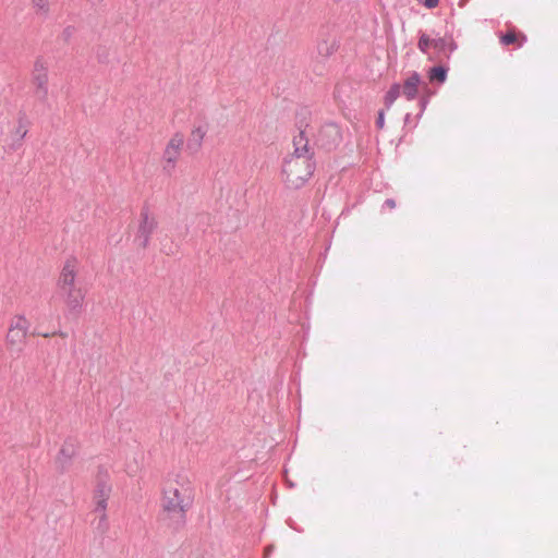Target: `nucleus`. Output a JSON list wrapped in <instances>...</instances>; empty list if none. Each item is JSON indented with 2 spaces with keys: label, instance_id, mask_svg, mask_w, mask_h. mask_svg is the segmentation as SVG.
Listing matches in <instances>:
<instances>
[{
  "label": "nucleus",
  "instance_id": "nucleus-1",
  "mask_svg": "<svg viewBox=\"0 0 558 558\" xmlns=\"http://www.w3.org/2000/svg\"><path fill=\"white\" fill-rule=\"evenodd\" d=\"M308 124L299 125V134L293 137V153L283 159L282 179L291 189L302 187L315 171L314 153L308 146Z\"/></svg>",
  "mask_w": 558,
  "mask_h": 558
},
{
  "label": "nucleus",
  "instance_id": "nucleus-2",
  "mask_svg": "<svg viewBox=\"0 0 558 558\" xmlns=\"http://www.w3.org/2000/svg\"><path fill=\"white\" fill-rule=\"evenodd\" d=\"M193 502V486L187 474L179 472L169 475L162 488L161 506L171 518L183 520Z\"/></svg>",
  "mask_w": 558,
  "mask_h": 558
},
{
  "label": "nucleus",
  "instance_id": "nucleus-3",
  "mask_svg": "<svg viewBox=\"0 0 558 558\" xmlns=\"http://www.w3.org/2000/svg\"><path fill=\"white\" fill-rule=\"evenodd\" d=\"M401 85L402 96L407 100H414L420 96L421 111H424L429 99L436 94V89L422 80L420 73L413 71Z\"/></svg>",
  "mask_w": 558,
  "mask_h": 558
},
{
  "label": "nucleus",
  "instance_id": "nucleus-4",
  "mask_svg": "<svg viewBox=\"0 0 558 558\" xmlns=\"http://www.w3.org/2000/svg\"><path fill=\"white\" fill-rule=\"evenodd\" d=\"M111 494V484L109 483V474L105 468H99L97 474V484L93 493V501L95 504L94 511L99 513L98 529L106 531L108 527L107 505Z\"/></svg>",
  "mask_w": 558,
  "mask_h": 558
},
{
  "label": "nucleus",
  "instance_id": "nucleus-5",
  "mask_svg": "<svg viewBox=\"0 0 558 558\" xmlns=\"http://www.w3.org/2000/svg\"><path fill=\"white\" fill-rule=\"evenodd\" d=\"M300 124H302L303 126H305L306 124L310 125L307 138L310 140V136H312V140L314 141L315 145L322 148L331 149L341 140L340 129L335 123H326L322 125L316 134H314L315 126L306 121V117H304L303 119L299 118L296 126L299 128Z\"/></svg>",
  "mask_w": 558,
  "mask_h": 558
},
{
  "label": "nucleus",
  "instance_id": "nucleus-6",
  "mask_svg": "<svg viewBox=\"0 0 558 558\" xmlns=\"http://www.w3.org/2000/svg\"><path fill=\"white\" fill-rule=\"evenodd\" d=\"M78 269V259L75 256L66 257L57 281L58 290L83 287L82 282L77 279Z\"/></svg>",
  "mask_w": 558,
  "mask_h": 558
},
{
  "label": "nucleus",
  "instance_id": "nucleus-7",
  "mask_svg": "<svg viewBox=\"0 0 558 558\" xmlns=\"http://www.w3.org/2000/svg\"><path fill=\"white\" fill-rule=\"evenodd\" d=\"M184 144V135L175 133L168 142L161 158L162 169L167 174H171L177 166Z\"/></svg>",
  "mask_w": 558,
  "mask_h": 558
},
{
  "label": "nucleus",
  "instance_id": "nucleus-8",
  "mask_svg": "<svg viewBox=\"0 0 558 558\" xmlns=\"http://www.w3.org/2000/svg\"><path fill=\"white\" fill-rule=\"evenodd\" d=\"M32 84L38 99L45 101L48 96V62L43 57L37 58L34 62Z\"/></svg>",
  "mask_w": 558,
  "mask_h": 558
},
{
  "label": "nucleus",
  "instance_id": "nucleus-9",
  "mask_svg": "<svg viewBox=\"0 0 558 558\" xmlns=\"http://www.w3.org/2000/svg\"><path fill=\"white\" fill-rule=\"evenodd\" d=\"M29 329V322L24 315L12 317L7 340L11 344H21L25 340Z\"/></svg>",
  "mask_w": 558,
  "mask_h": 558
},
{
  "label": "nucleus",
  "instance_id": "nucleus-10",
  "mask_svg": "<svg viewBox=\"0 0 558 558\" xmlns=\"http://www.w3.org/2000/svg\"><path fill=\"white\" fill-rule=\"evenodd\" d=\"M61 293L64 304L71 313H80L86 295L84 287L71 288L65 290H59Z\"/></svg>",
  "mask_w": 558,
  "mask_h": 558
},
{
  "label": "nucleus",
  "instance_id": "nucleus-11",
  "mask_svg": "<svg viewBox=\"0 0 558 558\" xmlns=\"http://www.w3.org/2000/svg\"><path fill=\"white\" fill-rule=\"evenodd\" d=\"M156 227V219L149 214L148 209H143L141 213V221L137 231V240L143 247L148 245L150 235Z\"/></svg>",
  "mask_w": 558,
  "mask_h": 558
},
{
  "label": "nucleus",
  "instance_id": "nucleus-12",
  "mask_svg": "<svg viewBox=\"0 0 558 558\" xmlns=\"http://www.w3.org/2000/svg\"><path fill=\"white\" fill-rule=\"evenodd\" d=\"M28 132V121L25 114H20L16 122L14 123L12 130L10 131V143L8 146L11 149H16L21 147L24 137Z\"/></svg>",
  "mask_w": 558,
  "mask_h": 558
},
{
  "label": "nucleus",
  "instance_id": "nucleus-13",
  "mask_svg": "<svg viewBox=\"0 0 558 558\" xmlns=\"http://www.w3.org/2000/svg\"><path fill=\"white\" fill-rule=\"evenodd\" d=\"M77 451L78 442L76 439L68 438L64 440L58 456V462L61 464L63 469L70 463L72 458H74L77 454Z\"/></svg>",
  "mask_w": 558,
  "mask_h": 558
},
{
  "label": "nucleus",
  "instance_id": "nucleus-14",
  "mask_svg": "<svg viewBox=\"0 0 558 558\" xmlns=\"http://www.w3.org/2000/svg\"><path fill=\"white\" fill-rule=\"evenodd\" d=\"M447 75H448V68H445L442 65L432 66L427 71L428 82H426V83L437 90V88L446 82Z\"/></svg>",
  "mask_w": 558,
  "mask_h": 558
},
{
  "label": "nucleus",
  "instance_id": "nucleus-15",
  "mask_svg": "<svg viewBox=\"0 0 558 558\" xmlns=\"http://www.w3.org/2000/svg\"><path fill=\"white\" fill-rule=\"evenodd\" d=\"M400 96H402L401 85L399 83L392 84L384 96V104L386 109H390V107Z\"/></svg>",
  "mask_w": 558,
  "mask_h": 558
},
{
  "label": "nucleus",
  "instance_id": "nucleus-16",
  "mask_svg": "<svg viewBox=\"0 0 558 558\" xmlns=\"http://www.w3.org/2000/svg\"><path fill=\"white\" fill-rule=\"evenodd\" d=\"M430 43L433 45L432 56L433 54H436V56L447 54V52H451V50H452L451 45L448 44L441 37L433 38V41H430Z\"/></svg>",
  "mask_w": 558,
  "mask_h": 558
},
{
  "label": "nucleus",
  "instance_id": "nucleus-17",
  "mask_svg": "<svg viewBox=\"0 0 558 558\" xmlns=\"http://www.w3.org/2000/svg\"><path fill=\"white\" fill-rule=\"evenodd\" d=\"M207 133V128L203 124L194 126L191 132L190 144H194L196 147H199L205 135Z\"/></svg>",
  "mask_w": 558,
  "mask_h": 558
},
{
  "label": "nucleus",
  "instance_id": "nucleus-18",
  "mask_svg": "<svg viewBox=\"0 0 558 558\" xmlns=\"http://www.w3.org/2000/svg\"><path fill=\"white\" fill-rule=\"evenodd\" d=\"M430 41H433V38L425 33H421L417 47L423 53L432 57L433 45Z\"/></svg>",
  "mask_w": 558,
  "mask_h": 558
},
{
  "label": "nucleus",
  "instance_id": "nucleus-19",
  "mask_svg": "<svg viewBox=\"0 0 558 558\" xmlns=\"http://www.w3.org/2000/svg\"><path fill=\"white\" fill-rule=\"evenodd\" d=\"M519 40L514 32H508L500 37V43L505 46L515 44Z\"/></svg>",
  "mask_w": 558,
  "mask_h": 558
},
{
  "label": "nucleus",
  "instance_id": "nucleus-20",
  "mask_svg": "<svg viewBox=\"0 0 558 558\" xmlns=\"http://www.w3.org/2000/svg\"><path fill=\"white\" fill-rule=\"evenodd\" d=\"M376 126L379 130H381L385 126V112H384V110H380L378 112V117L376 119Z\"/></svg>",
  "mask_w": 558,
  "mask_h": 558
},
{
  "label": "nucleus",
  "instance_id": "nucleus-21",
  "mask_svg": "<svg viewBox=\"0 0 558 558\" xmlns=\"http://www.w3.org/2000/svg\"><path fill=\"white\" fill-rule=\"evenodd\" d=\"M33 3L39 10L47 11L48 0H33Z\"/></svg>",
  "mask_w": 558,
  "mask_h": 558
},
{
  "label": "nucleus",
  "instance_id": "nucleus-22",
  "mask_svg": "<svg viewBox=\"0 0 558 558\" xmlns=\"http://www.w3.org/2000/svg\"><path fill=\"white\" fill-rule=\"evenodd\" d=\"M439 0H423V4L428 9H434L438 5Z\"/></svg>",
  "mask_w": 558,
  "mask_h": 558
},
{
  "label": "nucleus",
  "instance_id": "nucleus-23",
  "mask_svg": "<svg viewBox=\"0 0 558 558\" xmlns=\"http://www.w3.org/2000/svg\"><path fill=\"white\" fill-rule=\"evenodd\" d=\"M384 207H387L389 209H393L396 207V202L392 198H388L384 203Z\"/></svg>",
  "mask_w": 558,
  "mask_h": 558
},
{
  "label": "nucleus",
  "instance_id": "nucleus-24",
  "mask_svg": "<svg viewBox=\"0 0 558 558\" xmlns=\"http://www.w3.org/2000/svg\"><path fill=\"white\" fill-rule=\"evenodd\" d=\"M271 550H272V547H267L266 548V551H265V556L268 557L269 555H271Z\"/></svg>",
  "mask_w": 558,
  "mask_h": 558
},
{
  "label": "nucleus",
  "instance_id": "nucleus-25",
  "mask_svg": "<svg viewBox=\"0 0 558 558\" xmlns=\"http://www.w3.org/2000/svg\"><path fill=\"white\" fill-rule=\"evenodd\" d=\"M34 335H39V336H43L45 338L50 336V333H41V332H37V331H34Z\"/></svg>",
  "mask_w": 558,
  "mask_h": 558
},
{
  "label": "nucleus",
  "instance_id": "nucleus-26",
  "mask_svg": "<svg viewBox=\"0 0 558 558\" xmlns=\"http://www.w3.org/2000/svg\"><path fill=\"white\" fill-rule=\"evenodd\" d=\"M524 41H526V37L524 35H522L521 36V41L519 43V47H521Z\"/></svg>",
  "mask_w": 558,
  "mask_h": 558
},
{
  "label": "nucleus",
  "instance_id": "nucleus-27",
  "mask_svg": "<svg viewBox=\"0 0 558 558\" xmlns=\"http://www.w3.org/2000/svg\"><path fill=\"white\" fill-rule=\"evenodd\" d=\"M459 5H460V7L464 5V1H463V0H461V1L459 2Z\"/></svg>",
  "mask_w": 558,
  "mask_h": 558
},
{
  "label": "nucleus",
  "instance_id": "nucleus-28",
  "mask_svg": "<svg viewBox=\"0 0 558 558\" xmlns=\"http://www.w3.org/2000/svg\"><path fill=\"white\" fill-rule=\"evenodd\" d=\"M216 2H219L220 0H215Z\"/></svg>",
  "mask_w": 558,
  "mask_h": 558
}]
</instances>
